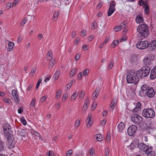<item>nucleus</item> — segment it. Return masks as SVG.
<instances>
[{"instance_id":"obj_3","label":"nucleus","mask_w":156,"mask_h":156,"mask_svg":"<svg viewBox=\"0 0 156 156\" xmlns=\"http://www.w3.org/2000/svg\"><path fill=\"white\" fill-rule=\"evenodd\" d=\"M141 89L143 93L146 94L148 97L149 98L154 97L155 91L153 88L149 87L146 85H144L142 86Z\"/></svg>"},{"instance_id":"obj_62","label":"nucleus","mask_w":156,"mask_h":156,"mask_svg":"<svg viewBox=\"0 0 156 156\" xmlns=\"http://www.w3.org/2000/svg\"><path fill=\"white\" fill-rule=\"evenodd\" d=\"M113 66V62H112L111 61L109 65L108 68H109L110 69H111L112 67Z\"/></svg>"},{"instance_id":"obj_21","label":"nucleus","mask_w":156,"mask_h":156,"mask_svg":"<svg viewBox=\"0 0 156 156\" xmlns=\"http://www.w3.org/2000/svg\"><path fill=\"white\" fill-rule=\"evenodd\" d=\"M26 133V130L23 129H22L19 131L18 134H19L20 136L23 137H25Z\"/></svg>"},{"instance_id":"obj_17","label":"nucleus","mask_w":156,"mask_h":156,"mask_svg":"<svg viewBox=\"0 0 156 156\" xmlns=\"http://www.w3.org/2000/svg\"><path fill=\"white\" fill-rule=\"evenodd\" d=\"M91 117V115L90 114L89 115L86 120V122H87V126L88 128H90L93 124V123L92 122H90V119Z\"/></svg>"},{"instance_id":"obj_34","label":"nucleus","mask_w":156,"mask_h":156,"mask_svg":"<svg viewBox=\"0 0 156 156\" xmlns=\"http://www.w3.org/2000/svg\"><path fill=\"white\" fill-rule=\"evenodd\" d=\"M35 102L36 98H34L30 103V105L32 107H34L35 105Z\"/></svg>"},{"instance_id":"obj_20","label":"nucleus","mask_w":156,"mask_h":156,"mask_svg":"<svg viewBox=\"0 0 156 156\" xmlns=\"http://www.w3.org/2000/svg\"><path fill=\"white\" fill-rule=\"evenodd\" d=\"M127 95L129 98H132L135 94V93L131 90L127 89L126 91Z\"/></svg>"},{"instance_id":"obj_40","label":"nucleus","mask_w":156,"mask_h":156,"mask_svg":"<svg viewBox=\"0 0 156 156\" xmlns=\"http://www.w3.org/2000/svg\"><path fill=\"white\" fill-rule=\"evenodd\" d=\"M121 27H120V26H116L114 28L115 31V32H118L120 30L122 29V28Z\"/></svg>"},{"instance_id":"obj_35","label":"nucleus","mask_w":156,"mask_h":156,"mask_svg":"<svg viewBox=\"0 0 156 156\" xmlns=\"http://www.w3.org/2000/svg\"><path fill=\"white\" fill-rule=\"evenodd\" d=\"M61 91L59 90H58L56 92V97L57 98H59L61 95Z\"/></svg>"},{"instance_id":"obj_55","label":"nucleus","mask_w":156,"mask_h":156,"mask_svg":"<svg viewBox=\"0 0 156 156\" xmlns=\"http://www.w3.org/2000/svg\"><path fill=\"white\" fill-rule=\"evenodd\" d=\"M80 125V121L78 120L76 121L75 123V127L77 128Z\"/></svg>"},{"instance_id":"obj_2","label":"nucleus","mask_w":156,"mask_h":156,"mask_svg":"<svg viewBox=\"0 0 156 156\" xmlns=\"http://www.w3.org/2000/svg\"><path fill=\"white\" fill-rule=\"evenodd\" d=\"M137 30L144 37H147L148 35L149 30L148 26L147 24H142L139 26L137 28Z\"/></svg>"},{"instance_id":"obj_31","label":"nucleus","mask_w":156,"mask_h":156,"mask_svg":"<svg viewBox=\"0 0 156 156\" xmlns=\"http://www.w3.org/2000/svg\"><path fill=\"white\" fill-rule=\"evenodd\" d=\"M36 67H34L32 69L31 73H30V75L31 76V77H32L35 74V72L36 70Z\"/></svg>"},{"instance_id":"obj_50","label":"nucleus","mask_w":156,"mask_h":156,"mask_svg":"<svg viewBox=\"0 0 156 156\" xmlns=\"http://www.w3.org/2000/svg\"><path fill=\"white\" fill-rule=\"evenodd\" d=\"M89 152L90 154H91L92 156H93L92 155L94 152V149L92 148L91 147L90 148L89 150Z\"/></svg>"},{"instance_id":"obj_12","label":"nucleus","mask_w":156,"mask_h":156,"mask_svg":"<svg viewBox=\"0 0 156 156\" xmlns=\"http://www.w3.org/2000/svg\"><path fill=\"white\" fill-rule=\"evenodd\" d=\"M138 147L141 151H143L144 153L147 150V148H149L150 147L147 146L143 143H140L138 144Z\"/></svg>"},{"instance_id":"obj_39","label":"nucleus","mask_w":156,"mask_h":156,"mask_svg":"<svg viewBox=\"0 0 156 156\" xmlns=\"http://www.w3.org/2000/svg\"><path fill=\"white\" fill-rule=\"evenodd\" d=\"M149 8L147 5H145L144 12L146 14H147L149 12Z\"/></svg>"},{"instance_id":"obj_1","label":"nucleus","mask_w":156,"mask_h":156,"mask_svg":"<svg viewBox=\"0 0 156 156\" xmlns=\"http://www.w3.org/2000/svg\"><path fill=\"white\" fill-rule=\"evenodd\" d=\"M126 80L128 83H134L136 84L139 81V80L135 74V71L133 69H131L127 73Z\"/></svg>"},{"instance_id":"obj_58","label":"nucleus","mask_w":156,"mask_h":156,"mask_svg":"<svg viewBox=\"0 0 156 156\" xmlns=\"http://www.w3.org/2000/svg\"><path fill=\"white\" fill-rule=\"evenodd\" d=\"M92 26L94 27V29L97 28V23L95 22H93L92 24Z\"/></svg>"},{"instance_id":"obj_36","label":"nucleus","mask_w":156,"mask_h":156,"mask_svg":"<svg viewBox=\"0 0 156 156\" xmlns=\"http://www.w3.org/2000/svg\"><path fill=\"white\" fill-rule=\"evenodd\" d=\"M20 121L25 126L26 125L27 122L24 118H21L20 119Z\"/></svg>"},{"instance_id":"obj_52","label":"nucleus","mask_w":156,"mask_h":156,"mask_svg":"<svg viewBox=\"0 0 156 156\" xmlns=\"http://www.w3.org/2000/svg\"><path fill=\"white\" fill-rule=\"evenodd\" d=\"M46 98V96L45 95L44 96L41 98V99H40V101L42 103L45 100Z\"/></svg>"},{"instance_id":"obj_44","label":"nucleus","mask_w":156,"mask_h":156,"mask_svg":"<svg viewBox=\"0 0 156 156\" xmlns=\"http://www.w3.org/2000/svg\"><path fill=\"white\" fill-rule=\"evenodd\" d=\"M49 65L50 66H51L50 67L49 66V68L50 69L51 68H52L54 65V62L52 60H50L49 61Z\"/></svg>"},{"instance_id":"obj_56","label":"nucleus","mask_w":156,"mask_h":156,"mask_svg":"<svg viewBox=\"0 0 156 156\" xmlns=\"http://www.w3.org/2000/svg\"><path fill=\"white\" fill-rule=\"evenodd\" d=\"M72 152V151L71 150L68 151L66 154V156H70L71 155Z\"/></svg>"},{"instance_id":"obj_41","label":"nucleus","mask_w":156,"mask_h":156,"mask_svg":"<svg viewBox=\"0 0 156 156\" xmlns=\"http://www.w3.org/2000/svg\"><path fill=\"white\" fill-rule=\"evenodd\" d=\"M68 95L67 94H64L63 96V97L62 98V101L64 102L66 100V99L68 97Z\"/></svg>"},{"instance_id":"obj_49","label":"nucleus","mask_w":156,"mask_h":156,"mask_svg":"<svg viewBox=\"0 0 156 156\" xmlns=\"http://www.w3.org/2000/svg\"><path fill=\"white\" fill-rule=\"evenodd\" d=\"M27 21V20L26 18H24L23 20L20 22V24L21 25L23 26Z\"/></svg>"},{"instance_id":"obj_45","label":"nucleus","mask_w":156,"mask_h":156,"mask_svg":"<svg viewBox=\"0 0 156 156\" xmlns=\"http://www.w3.org/2000/svg\"><path fill=\"white\" fill-rule=\"evenodd\" d=\"M109 153V150L108 148H106L105 149V156H108Z\"/></svg>"},{"instance_id":"obj_24","label":"nucleus","mask_w":156,"mask_h":156,"mask_svg":"<svg viewBox=\"0 0 156 156\" xmlns=\"http://www.w3.org/2000/svg\"><path fill=\"white\" fill-rule=\"evenodd\" d=\"M60 70H58L56 71V72H55V74L54 75V76H53V78L55 80H57L59 76V75L60 74Z\"/></svg>"},{"instance_id":"obj_26","label":"nucleus","mask_w":156,"mask_h":156,"mask_svg":"<svg viewBox=\"0 0 156 156\" xmlns=\"http://www.w3.org/2000/svg\"><path fill=\"white\" fill-rule=\"evenodd\" d=\"M99 92V89L98 88H96L94 92L93 93V95H94V96L93 98L94 99H95L98 96V94Z\"/></svg>"},{"instance_id":"obj_14","label":"nucleus","mask_w":156,"mask_h":156,"mask_svg":"<svg viewBox=\"0 0 156 156\" xmlns=\"http://www.w3.org/2000/svg\"><path fill=\"white\" fill-rule=\"evenodd\" d=\"M135 74L136 76L138 77V79L139 80V77L141 78H143L145 77L143 73L142 72V70H141V68L140 69L138 70L136 72L135 71Z\"/></svg>"},{"instance_id":"obj_4","label":"nucleus","mask_w":156,"mask_h":156,"mask_svg":"<svg viewBox=\"0 0 156 156\" xmlns=\"http://www.w3.org/2000/svg\"><path fill=\"white\" fill-rule=\"evenodd\" d=\"M2 127L5 137L6 139L9 138L12 132L10 125L9 124L5 123L3 124Z\"/></svg>"},{"instance_id":"obj_19","label":"nucleus","mask_w":156,"mask_h":156,"mask_svg":"<svg viewBox=\"0 0 156 156\" xmlns=\"http://www.w3.org/2000/svg\"><path fill=\"white\" fill-rule=\"evenodd\" d=\"M144 63L147 66L150 65L151 63V59L150 58L146 57L144 59Z\"/></svg>"},{"instance_id":"obj_8","label":"nucleus","mask_w":156,"mask_h":156,"mask_svg":"<svg viewBox=\"0 0 156 156\" xmlns=\"http://www.w3.org/2000/svg\"><path fill=\"white\" fill-rule=\"evenodd\" d=\"M137 129V127L135 125H132L130 126L127 129L128 134L130 136H133L136 133Z\"/></svg>"},{"instance_id":"obj_43","label":"nucleus","mask_w":156,"mask_h":156,"mask_svg":"<svg viewBox=\"0 0 156 156\" xmlns=\"http://www.w3.org/2000/svg\"><path fill=\"white\" fill-rule=\"evenodd\" d=\"M73 81H75L74 80H72L71 82H70L67 85V88L69 89L71 87L72 85V83L73 82Z\"/></svg>"},{"instance_id":"obj_15","label":"nucleus","mask_w":156,"mask_h":156,"mask_svg":"<svg viewBox=\"0 0 156 156\" xmlns=\"http://www.w3.org/2000/svg\"><path fill=\"white\" fill-rule=\"evenodd\" d=\"M125 127L124 122H121L118 126V130L120 132H122Z\"/></svg>"},{"instance_id":"obj_38","label":"nucleus","mask_w":156,"mask_h":156,"mask_svg":"<svg viewBox=\"0 0 156 156\" xmlns=\"http://www.w3.org/2000/svg\"><path fill=\"white\" fill-rule=\"evenodd\" d=\"M3 100L4 102L8 104H9L11 102L10 99L8 98H3Z\"/></svg>"},{"instance_id":"obj_54","label":"nucleus","mask_w":156,"mask_h":156,"mask_svg":"<svg viewBox=\"0 0 156 156\" xmlns=\"http://www.w3.org/2000/svg\"><path fill=\"white\" fill-rule=\"evenodd\" d=\"M90 103V102L89 98H87L85 101L84 105H85V104L89 105Z\"/></svg>"},{"instance_id":"obj_57","label":"nucleus","mask_w":156,"mask_h":156,"mask_svg":"<svg viewBox=\"0 0 156 156\" xmlns=\"http://www.w3.org/2000/svg\"><path fill=\"white\" fill-rule=\"evenodd\" d=\"M126 23V22L124 21L121 24L120 27H121L122 28V29L125 28Z\"/></svg>"},{"instance_id":"obj_33","label":"nucleus","mask_w":156,"mask_h":156,"mask_svg":"<svg viewBox=\"0 0 156 156\" xmlns=\"http://www.w3.org/2000/svg\"><path fill=\"white\" fill-rule=\"evenodd\" d=\"M119 41L117 40H115L111 44V46H113L112 47V48H113L115 47L116 45L118 44Z\"/></svg>"},{"instance_id":"obj_29","label":"nucleus","mask_w":156,"mask_h":156,"mask_svg":"<svg viewBox=\"0 0 156 156\" xmlns=\"http://www.w3.org/2000/svg\"><path fill=\"white\" fill-rule=\"evenodd\" d=\"M115 101L114 99H112V102L110 103V107H111V109L110 110H111V109H112V111H113L114 108V105L115 104Z\"/></svg>"},{"instance_id":"obj_46","label":"nucleus","mask_w":156,"mask_h":156,"mask_svg":"<svg viewBox=\"0 0 156 156\" xmlns=\"http://www.w3.org/2000/svg\"><path fill=\"white\" fill-rule=\"evenodd\" d=\"M136 58L135 57H132L130 59V62L132 63H133L136 62Z\"/></svg>"},{"instance_id":"obj_61","label":"nucleus","mask_w":156,"mask_h":156,"mask_svg":"<svg viewBox=\"0 0 156 156\" xmlns=\"http://www.w3.org/2000/svg\"><path fill=\"white\" fill-rule=\"evenodd\" d=\"M23 107H20L19 108L18 111V112L19 114H21L22 113V112H23Z\"/></svg>"},{"instance_id":"obj_51","label":"nucleus","mask_w":156,"mask_h":156,"mask_svg":"<svg viewBox=\"0 0 156 156\" xmlns=\"http://www.w3.org/2000/svg\"><path fill=\"white\" fill-rule=\"evenodd\" d=\"M81 55L80 54H77L75 56V59L76 61H77L79 60L80 57Z\"/></svg>"},{"instance_id":"obj_42","label":"nucleus","mask_w":156,"mask_h":156,"mask_svg":"<svg viewBox=\"0 0 156 156\" xmlns=\"http://www.w3.org/2000/svg\"><path fill=\"white\" fill-rule=\"evenodd\" d=\"M89 72V70L88 69H85L83 72V74L84 75L87 76Z\"/></svg>"},{"instance_id":"obj_22","label":"nucleus","mask_w":156,"mask_h":156,"mask_svg":"<svg viewBox=\"0 0 156 156\" xmlns=\"http://www.w3.org/2000/svg\"><path fill=\"white\" fill-rule=\"evenodd\" d=\"M143 18L142 15H139L137 16L136 19V22L137 23H140L143 21Z\"/></svg>"},{"instance_id":"obj_10","label":"nucleus","mask_w":156,"mask_h":156,"mask_svg":"<svg viewBox=\"0 0 156 156\" xmlns=\"http://www.w3.org/2000/svg\"><path fill=\"white\" fill-rule=\"evenodd\" d=\"M145 154L147 156H155L156 153L154 150L153 147L151 146L149 148H147Z\"/></svg>"},{"instance_id":"obj_59","label":"nucleus","mask_w":156,"mask_h":156,"mask_svg":"<svg viewBox=\"0 0 156 156\" xmlns=\"http://www.w3.org/2000/svg\"><path fill=\"white\" fill-rule=\"evenodd\" d=\"M47 155L49 156H53L54 155V153L51 151H49L48 153L47 154Z\"/></svg>"},{"instance_id":"obj_25","label":"nucleus","mask_w":156,"mask_h":156,"mask_svg":"<svg viewBox=\"0 0 156 156\" xmlns=\"http://www.w3.org/2000/svg\"><path fill=\"white\" fill-rule=\"evenodd\" d=\"M76 72L77 69L76 68H73L72 69L70 73V77H73L76 74Z\"/></svg>"},{"instance_id":"obj_13","label":"nucleus","mask_w":156,"mask_h":156,"mask_svg":"<svg viewBox=\"0 0 156 156\" xmlns=\"http://www.w3.org/2000/svg\"><path fill=\"white\" fill-rule=\"evenodd\" d=\"M12 94L15 101H18L19 96L17 94V91L15 89L12 90Z\"/></svg>"},{"instance_id":"obj_48","label":"nucleus","mask_w":156,"mask_h":156,"mask_svg":"<svg viewBox=\"0 0 156 156\" xmlns=\"http://www.w3.org/2000/svg\"><path fill=\"white\" fill-rule=\"evenodd\" d=\"M42 81V79H39L38 82L37 83V85L36 86V89H37L39 87L40 85V84L41 82Z\"/></svg>"},{"instance_id":"obj_60","label":"nucleus","mask_w":156,"mask_h":156,"mask_svg":"<svg viewBox=\"0 0 156 156\" xmlns=\"http://www.w3.org/2000/svg\"><path fill=\"white\" fill-rule=\"evenodd\" d=\"M82 77V73H80L77 75V79L78 80H80Z\"/></svg>"},{"instance_id":"obj_7","label":"nucleus","mask_w":156,"mask_h":156,"mask_svg":"<svg viewBox=\"0 0 156 156\" xmlns=\"http://www.w3.org/2000/svg\"><path fill=\"white\" fill-rule=\"evenodd\" d=\"M149 44V42L147 41H141L136 44V47L139 49H143L147 48Z\"/></svg>"},{"instance_id":"obj_64","label":"nucleus","mask_w":156,"mask_h":156,"mask_svg":"<svg viewBox=\"0 0 156 156\" xmlns=\"http://www.w3.org/2000/svg\"><path fill=\"white\" fill-rule=\"evenodd\" d=\"M76 35V32L75 31H72V32L71 36L73 38L75 37Z\"/></svg>"},{"instance_id":"obj_63","label":"nucleus","mask_w":156,"mask_h":156,"mask_svg":"<svg viewBox=\"0 0 156 156\" xmlns=\"http://www.w3.org/2000/svg\"><path fill=\"white\" fill-rule=\"evenodd\" d=\"M51 77V76H48V77H45V79L44 80V81L45 82H47L50 79Z\"/></svg>"},{"instance_id":"obj_5","label":"nucleus","mask_w":156,"mask_h":156,"mask_svg":"<svg viewBox=\"0 0 156 156\" xmlns=\"http://www.w3.org/2000/svg\"><path fill=\"white\" fill-rule=\"evenodd\" d=\"M143 116L146 118H152L155 115V112L152 108L144 109L142 112Z\"/></svg>"},{"instance_id":"obj_16","label":"nucleus","mask_w":156,"mask_h":156,"mask_svg":"<svg viewBox=\"0 0 156 156\" xmlns=\"http://www.w3.org/2000/svg\"><path fill=\"white\" fill-rule=\"evenodd\" d=\"M149 49L150 51H152L155 49L156 48V41L153 40L151 42L150 44Z\"/></svg>"},{"instance_id":"obj_23","label":"nucleus","mask_w":156,"mask_h":156,"mask_svg":"<svg viewBox=\"0 0 156 156\" xmlns=\"http://www.w3.org/2000/svg\"><path fill=\"white\" fill-rule=\"evenodd\" d=\"M8 47L7 48V50L8 51H11L13 49L14 46V43L13 42H9L8 44Z\"/></svg>"},{"instance_id":"obj_30","label":"nucleus","mask_w":156,"mask_h":156,"mask_svg":"<svg viewBox=\"0 0 156 156\" xmlns=\"http://www.w3.org/2000/svg\"><path fill=\"white\" fill-rule=\"evenodd\" d=\"M4 148V145L3 142L0 141V152L3 151Z\"/></svg>"},{"instance_id":"obj_47","label":"nucleus","mask_w":156,"mask_h":156,"mask_svg":"<svg viewBox=\"0 0 156 156\" xmlns=\"http://www.w3.org/2000/svg\"><path fill=\"white\" fill-rule=\"evenodd\" d=\"M58 12H55L53 15V18L55 19H57L58 17Z\"/></svg>"},{"instance_id":"obj_9","label":"nucleus","mask_w":156,"mask_h":156,"mask_svg":"<svg viewBox=\"0 0 156 156\" xmlns=\"http://www.w3.org/2000/svg\"><path fill=\"white\" fill-rule=\"evenodd\" d=\"M132 120L135 124H139L142 121L143 118L137 114L134 115Z\"/></svg>"},{"instance_id":"obj_11","label":"nucleus","mask_w":156,"mask_h":156,"mask_svg":"<svg viewBox=\"0 0 156 156\" xmlns=\"http://www.w3.org/2000/svg\"><path fill=\"white\" fill-rule=\"evenodd\" d=\"M144 77L147 76L149 74L150 68L148 66H144L141 68Z\"/></svg>"},{"instance_id":"obj_18","label":"nucleus","mask_w":156,"mask_h":156,"mask_svg":"<svg viewBox=\"0 0 156 156\" xmlns=\"http://www.w3.org/2000/svg\"><path fill=\"white\" fill-rule=\"evenodd\" d=\"M141 105L140 102L137 103L136 107L133 110V112H139L141 110Z\"/></svg>"},{"instance_id":"obj_53","label":"nucleus","mask_w":156,"mask_h":156,"mask_svg":"<svg viewBox=\"0 0 156 156\" xmlns=\"http://www.w3.org/2000/svg\"><path fill=\"white\" fill-rule=\"evenodd\" d=\"M143 140L145 142H147L148 141L147 136L146 135L144 136L143 137Z\"/></svg>"},{"instance_id":"obj_27","label":"nucleus","mask_w":156,"mask_h":156,"mask_svg":"<svg viewBox=\"0 0 156 156\" xmlns=\"http://www.w3.org/2000/svg\"><path fill=\"white\" fill-rule=\"evenodd\" d=\"M95 137L96 138V139L98 141H100L102 140V137L101 134H96L95 135Z\"/></svg>"},{"instance_id":"obj_28","label":"nucleus","mask_w":156,"mask_h":156,"mask_svg":"<svg viewBox=\"0 0 156 156\" xmlns=\"http://www.w3.org/2000/svg\"><path fill=\"white\" fill-rule=\"evenodd\" d=\"M156 77V73L151 70L150 73V78L152 80L154 79Z\"/></svg>"},{"instance_id":"obj_6","label":"nucleus","mask_w":156,"mask_h":156,"mask_svg":"<svg viewBox=\"0 0 156 156\" xmlns=\"http://www.w3.org/2000/svg\"><path fill=\"white\" fill-rule=\"evenodd\" d=\"M115 5L116 2L115 1H111L109 5V9L107 12L108 16H111L115 11Z\"/></svg>"},{"instance_id":"obj_37","label":"nucleus","mask_w":156,"mask_h":156,"mask_svg":"<svg viewBox=\"0 0 156 156\" xmlns=\"http://www.w3.org/2000/svg\"><path fill=\"white\" fill-rule=\"evenodd\" d=\"M77 95L76 94V92H74L71 97V99L74 100L77 97Z\"/></svg>"},{"instance_id":"obj_32","label":"nucleus","mask_w":156,"mask_h":156,"mask_svg":"<svg viewBox=\"0 0 156 156\" xmlns=\"http://www.w3.org/2000/svg\"><path fill=\"white\" fill-rule=\"evenodd\" d=\"M84 90H82L80 92L79 94V98L81 99H82L84 95Z\"/></svg>"}]
</instances>
